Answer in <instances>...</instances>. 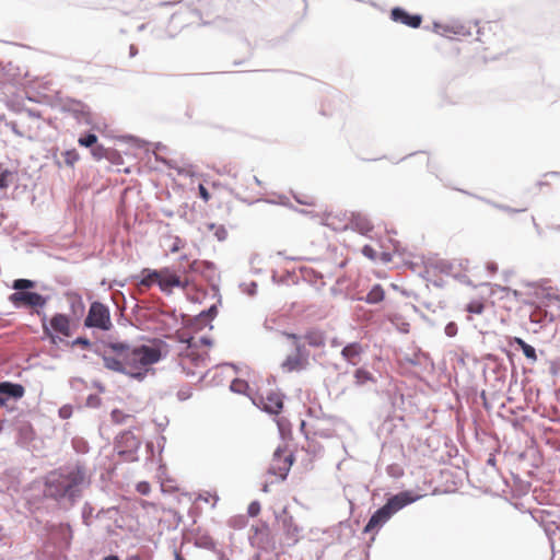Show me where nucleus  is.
<instances>
[{"label":"nucleus","mask_w":560,"mask_h":560,"mask_svg":"<svg viewBox=\"0 0 560 560\" xmlns=\"http://www.w3.org/2000/svg\"><path fill=\"white\" fill-rule=\"evenodd\" d=\"M162 358L159 348L149 346L130 347L124 342H110L102 354L107 370L122 373L137 381H143L152 365Z\"/></svg>","instance_id":"1"},{"label":"nucleus","mask_w":560,"mask_h":560,"mask_svg":"<svg viewBox=\"0 0 560 560\" xmlns=\"http://www.w3.org/2000/svg\"><path fill=\"white\" fill-rule=\"evenodd\" d=\"M85 481V471L81 466L61 468L51 471L46 480L47 495L56 500L74 498Z\"/></svg>","instance_id":"2"},{"label":"nucleus","mask_w":560,"mask_h":560,"mask_svg":"<svg viewBox=\"0 0 560 560\" xmlns=\"http://www.w3.org/2000/svg\"><path fill=\"white\" fill-rule=\"evenodd\" d=\"M200 342L202 345L189 340L178 352V364L182 372L186 376L195 378L196 382L200 381L205 375L209 359L206 347L211 345L210 341L205 338H202Z\"/></svg>","instance_id":"3"},{"label":"nucleus","mask_w":560,"mask_h":560,"mask_svg":"<svg viewBox=\"0 0 560 560\" xmlns=\"http://www.w3.org/2000/svg\"><path fill=\"white\" fill-rule=\"evenodd\" d=\"M477 40L482 45L485 59H498L512 50L503 26L498 22H485L478 28Z\"/></svg>","instance_id":"4"},{"label":"nucleus","mask_w":560,"mask_h":560,"mask_svg":"<svg viewBox=\"0 0 560 560\" xmlns=\"http://www.w3.org/2000/svg\"><path fill=\"white\" fill-rule=\"evenodd\" d=\"M154 284H156L163 293L172 294L175 288L186 290L189 281L171 267L142 269L141 279L137 283L139 290L143 291L150 289Z\"/></svg>","instance_id":"5"},{"label":"nucleus","mask_w":560,"mask_h":560,"mask_svg":"<svg viewBox=\"0 0 560 560\" xmlns=\"http://www.w3.org/2000/svg\"><path fill=\"white\" fill-rule=\"evenodd\" d=\"M419 498V495H413L410 491H402L393 495L370 517L368 524L363 528V533L373 535L377 534L395 513L404 509L406 505L417 501Z\"/></svg>","instance_id":"6"},{"label":"nucleus","mask_w":560,"mask_h":560,"mask_svg":"<svg viewBox=\"0 0 560 560\" xmlns=\"http://www.w3.org/2000/svg\"><path fill=\"white\" fill-rule=\"evenodd\" d=\"M84 325L89 328L109 330L113 324L108 307L101 302H93L84 319Z\"/></svg>","instance_id":"7"},{"label":"nucleus","mask_w":560,"mask_h":560,"mask_svg":"<svg viewBox=\"0 0 560 560\" xmlns=\"http://www.w3.org/2000/svg\"><path fill=\"white\" fill-rule=\"evenodd\" d=\"M292 464L293 455L287 450L277 448L273 453L268 472L283 480L285 479Z\"/></svg>","instance_id":"8"},{"label":"nucleus","mask_w":560,"mask_h":560,"mask_svg":"<svg viewBox=\"0 0 560 560\" xmlns=\"http://www.w3.org/2000/svg\"><path fill=\"white\" fill-rule=\"evenodd\" d=\"M36 313L42 316V326L46 335L51 336L50 329L65 337H69L71 335V323L69 316L65 314H56L51 317L49 325H47L46 314H42L38 310L36 311Z\"/></svg>","instance_id":"9"},{"label":"nucleus","mask_w":560,"mask_h":560,"mask_svg":"<svg viewBox=\"0 0 560 560\" xmlns=\"http://www.w3.org/2000/svg\"><path fill=\"white\" fill-rule=\"evenodd\" d=\"M140 444L139 439L133 433L126 431L117 438L115 448L118 455L126 456L128 460H133V455L139 450Z\"/></svg>","instance_id":"10"},{"label":"nucleus","mask_w":560,"mask_h":560,"mask_svg":"<svg viewBox=\"0 0 560 560\" xmlns=\"http://www.w3.org/2000/svg\"><path fill=\"white\" fill-rule=\"evenodd\" d=\"M10 302L16 307L27 306L32 308H42L47 303V298L36 292L19 291L9 296Z\"/></svg>","instance_id":"11"},{"label":"nucleus","mask_w":560,"mask_h":560,"mask_svg":"<svg viewBox=\"0 0 560 560\" xmlns=\"http://www.w3.org/2000/svg\"><path fill=\"white\" fill-rule=\"evenodd\" d=\"M350 217L340 209L325 212L323 217L324 224L334 231H345L349 229Z\"/></svg>","instance_id":"12"},{"label":"nucleus","mask_w":560,"mask_h":560,"mask_svg":"<svg viewBox=\"0 0 560 560\" xmlns=\"http://www.w3.org/2000/svg\"><path fill=\"white\" fill-rule=\"evenodd\" d=\"M25 394V388L21 384L11 382L0 383V407L5 406L9 398L21 399Z\"/></svg>","instance_id":"13"},{"label":"nucleus","mask_w":560,"mask_h":560,"mask_svg":"<svg viewBox=\"0 0 560 560\" xmlns=\"http://www.w3.org/2000/svg\"><path fill=\"white\" fill-rule=\"evenodd\" d=\"M390 18L393 21L412 28H418L422 23L420 14H410L401 8H394L390 12Z\"/></svg>","instance_id":"14"},{"label":"nucleus","mask_w":560,"mask_h":560,"mask_svg":"<svg viewBox=\"0 0 560 560\" xmlns=\"http://www.w3.org/2000/svg\"><path fill=\"white\" fill-rule=\"evenodd\" d=\"M308 364L307 355L303 353V350L296 352L292 355H288L285 360L282 362L281 368L283 371L291 373L294 371H302Z\"/></svg>","instance_id":"15"},{"label":"nucleus","mask_w":560,"mask_h":560,"mask_svg":"<svg viewBox=\"0 0 560 560\" xmlns=\"http://www.w3.org/2000/svg\"><path fill=\"white\" fill-rule=\"evenodd\" d=\"M349 229L359 232L362 235H368L373 230L371 221L361 213H351L349 219Z\"/></svg>","instance_id":"16"},{"label":"nucleus","mask_w":560,"mask_h":560,"mask_svg":"<svg viewBox=\"0 0 560 560\" xmlns=\"http://www.w3.org/2000/svg\"><path fill=\"white\" fill-rule=\"evenodd\" d=\"M363 348L359 342L349 343L341 350V357L352 365L360 363Z\"/></svg>","instance_id":"17"},{"label":"nucleus","mask_w":560,"mask_h":560,"mask_svg":"<svg viewBox=\"0 0 560 560\" xmlns=\"http://www.w3.org/2000/svg\"><path fill=\"white\" fill-rule=\"evenodd\" d=\"M262 408L269 412L277 415L283 408L282 397L277 393H269L266 397H261Z\"/></svg>","instance_id":"18"},{"label":"nucleus","mask_w":560,"mask_h":560,"mask_svg":"<svg viewBox=\"0 0 560 560\" xmlns=\"http://www.w3.org/2000/svg\"><path fill=\"white\" fill-rule=\"evenodd\" d=\"M307 345L314 348H322L325 346L326 337L324 331L319 329L307 330L304 335Z\"/></svg>","instance_id":"19"},{"label":"nucleus","mask_w":560,"mask_h":560,"mask_svg":"<svg viewBox=\"0 0 560 560\" xmlns=\"http://www.w3.org/2000/svg\"><path fill=\"white\" fill-rule=\"evenodd\" d=\"M385 299V291L381 284H375L366 294L364 301L369 304H377Z\"/></svg>","instance_id":"20"},{"label":"nucleus","mask_w":560,"mask_h":560,"mask_svg":"<svg viewBox=\"0 0 560 560\" xmlns=\"http://www.w3.org/2000/svg\"><path fill=\"white\" fill-rule=\"evenodd\" d=\"M515 343L522 349L524 355L530 361H537V355L535 349L526 343L522 338H515Z\"/></svg>","instance_id":"21"},{"label":"nucleus","mask_w":560,"mask_h":560,"mask_svg":"<svg viewBox=\"0 0 560 560\" xmlns=\"http://www.w3.org/2000/svg\"><path fill=\"white\" fill-rule=\"evenodd\" d=\"M91 153L93 155V158L96 160V161H100L102 159H108L110 160L112 159V155L115 153L113 151H109L108 149L104 148L102 144H95L92 150H91Z\"/></svg>","instance_id":"22"},{"label":"nucleus","mask_w":560,"mask_h":560,"mask_svg":"<svg viewBox=\"0 0 560 560\" xmlns=\"http://www.w3.org/2000/svg\"><path fill=\"white\" fill-rule=\"evenodd\" d=\"M354 380L357 385H363L366 382L372 381L373 376L369 371L364 369H358L354 372Z\"/></svg>","instance_id":"23"},{"label":"nucleus","mask_w":560,"mask_h":560,"mask_svg":"<svg viewBox=\"0 0 560 560\" xmlns=\"http://www.w3.org/2000/svg\"><path fill=\"white\" fill-rule=\"evenodd\" d=\"M34 287H35V282L32 280H28V279H16V280H14L13 285H12V288L14 290H16V292L23 291L26 289H32Z\"/></svg>","instance_id":"24"},{"label":"nucleus","mask_w":560,"mask_h":560,"mask_svg":"<svg viewBox=\"0 0 560 560\" xmlns=\"http://www.w3.org/2000/svg\"><path fill=\"white\" fill-rule=\"evenodd\" d=\"M63 161L68 166H73L79 161V153L75 149L62 153Z\"/></svg>","instance_id":"25"},{"label":"nucleus","mask_w":560,"mask_h":560,"mask_svg":"<svg viewBox=\"0 0 560 560\" xmlns=\"http://www.w3.org/2000/svg\"><path fill=\"white\" fill-rule=\"evenodd\" d=\"M466 311L470 314H482L485 311V304L479 300L471 301L468 303Z\"/></svg>","instance_id":"26"},{"label":"nucleus","mask_w":560,"mask_h":560,"mask_svg":"<svg viewBox=\"0 0 560 560\" xmlns=\"http://www.w3.org/2000/svg\"><path fill=\"white\" fill-rule=\"evenodd\" d=\"M97 142V137L94 133H89L85 137H80L78 143L81 147L93 148Z\"/></svg>","instance_id":"27"},{"label":"nucleus","mask_w":560,"mask_h":560,"mask_svg":"<svg viewBox=\"0 0 560 560\" xmlns=\"http://www.w3.org/2000/svg\"><path fill=\"white\" fill-rule=\"evenodd\" d=\"M283 336H285L288 339L292 340V342L295 347V350L301 351L304 349V346L301 343L300 336H298L295 334H289V332H283Z\"/></svg>","instance_id":"28"},{"label":"nucleus","mask_w":560,"mask_h":560,"mask_svg":"<svg viewBox=\"0 0 560 560\" xmlns=\"http://www.w3.org/2000/svg\"><path fill=\"white\" fill-rule=\"evenodd\" d=\"M110 417L115 423H122L128 416L119 409H114Z\"/></svg>","instance_id":"29"},{"label":"nucleus","mask_w":560,"mask_h":560,"mask_svg":"<svg viewBox=\"0 0 560 560\" xmlns=\"http://www.w3.org/2000/svg\"><path fill=\"white\" fill-rule=\"evenodd\" d=\"M260 503L258 501H253L247 508V513L249 516L255 517L260 513Z\"/></svg>","instance_id":"30"},{"label":"nucleus","mask_w":560,"mask_h":560,"mask_svg":"<svg viewBox=\"0 0 560 560\" xmlns=\"http://www.w3.org/2000/svg\"><path fill=\"white\" fill-rule=\"evenodd\" d=\"M191 395H192V388L190 386H185L177 392V397L180 400H187L191 397Z\"/></svg>","instance_id":"31"},{"label":"nucleus","mask_w":560,"mask_h":560,"mask_svg":"<svg viewBox=\"0 0 560 560\" xmlns=\"http://www.w3.org/2000/svg\"><path fill=\"white\" fill-rule=\"evenodd\" d=\"M362 254L371 260H375L377 256L376 250L371 245H364Z\"/></svg>","instance_id":"32"},{"label":"nucleus","mask_w":560,"mask_h":560,"mask_svg":"<svg viewBox=\"0 0 560 560\" xmlns=\"http://www.w3.org/2000/svg\"><path fill=\"white\" fill-rule=\"evenodd\" d=\"M137 491L143 495H147L151 491V486L147 481H141L137 485Z\"/></svg>","instance_id":"33"},{"label":"nucleus","mask_w":560,"mask_h":560,"mask_svg":"<svg viewBox=\"0 0 560 560\" xmlns=\"http://www.w3.org/2000/svg\"><path fill=\"white\" fill-rule=\"evenodd\" d=\"M246 386L247 385L244 381L236 380L232 382L231 389L237 393H242Z\"/></svg>","instance_id":"34"},{"label":"nucleus","mask_w":560,"mask_h":560,"mask_svg":"<svg viewBox=\"0 0 560 560\" xmlns=\"http://www.w3.org/2000/svg\"><path fill=\"white\" fill-rule=\"evenodd\" d=\"M445 334L448 336V337H454L456 336L457 334V325L453 322L448 323L446 326H445Z\"/></svg>","instance_id":"35"},{"label":"nucleus","mask_w":560,"mask_h":560,"mask_svg":"<svg viewBox=\"0 0 560 560\" xmlns=\"http://www.w3.org/2000/svg\"><path fill=\"white\" fill-rule=\"evenodd\" d=\"M199 196L205 202L210 200V194L202 184L199 185Z\"/></svg>","instance_id":"36"},{"label":"nucleus","mask_w":560,"mask_h":560,"mask_svg":"<svg viewBox=\"0 0 560 560\" xmlns=\"http://www.w3.org/2000/svg\"><path fill=\"white\" fill-rule=\"evenodd\" d=\"M183 247H184V242L179 237H175L174 242H173V245L171 247V252L172 253H176V252H178Z\"/></svg>","instance_id":"37"},{"label":"nucleus","mask_w":560,"mask_h":560,"mask_svg":"<svg viewBox=\"0 0 560 560\" xmlns=\"http://www.w3.org/2000/svg\"><path fill=\"white\" fill-rule=\"evenodd\" d=\"M8 175L5 173L0 174V188H7L8 187Z\"/></svg>","instance_id":"38"},{"label":"nucleus","mask_w":560,"mask_h":560,"mask_svg":"<svg viewBox=\"0 0 560 560\" xmlns=\"http://www.w3.org/2000/svg\"><path fill=\"white\" fill-rule=\"evenodd\" d=\"M74 343H77V345H82V346H84V347L90 346V341H89L88 339H85V338H78V339L74 341Z\"/></svg>","instance_id":"39"},{"label":"nucleus","mask_w":560,"mask_h":560,"mask_svg":"<svg viewBox=\"0 0 560 560\" xmlns=\"http://www.w3.org/2000/svg\"><path fill=\"white\" fill-rule=\"evenodd\" d=\"M126 560H141V558L138 555L128 556Z\"/></svg>","instance_id":"40"},{"label":"nucleus","mask_w":560,"mask_h":560,"mask_svg":"<svg viewBox=\"0 0 560 560\" xmlns=\"http://www.w3.org/2000/svg\"><path fill=\"white\" fill-rule=\"evenodd\" d=\"M103 560H120V559L117 556L112 555V556L105 557Z\"/></svg>","instance_id":"41"},{"label":"nucleus","mask_w":560,"mask_h":560,"mask_svg":"<svg viewBox=\"0 0 560 560\" xmlns=\"http://www.w3.org/2000/svg\"><path fill=\"white\" fill-rule=\"evenodd\" d=\"M225 230H222V232H219L218 236L220 240L224 238Z\"/></svg>","instance_id":"42"},{"label":"nucleus","mask_w":560,"mask_h":560,"mask_svg":"<svg viewBox=\"0 0 560 560\" xmlns=\"http://www.w3.org/2000/svg\"><path fill=\"white\" fill-rule=\"evenodd\" d=\"M225 230H222V232H219L218 236L220 240L224 238Z\"/></svg>","instance_id":"43"},{"label":"nucleus","mask_w":560,"mask_h":560,"mask_svg":"<svg viewBox=\"0 0 560 560\" xmlns=\"http://www.w3.org/2000/svg\"><path fill=\"white\" fill-rule=\"evenodd\" d=\"M2 428H3V424H2V422L0 421V431L2 430Z\"/></svg>","instance_id":"44"}]
</instances>
